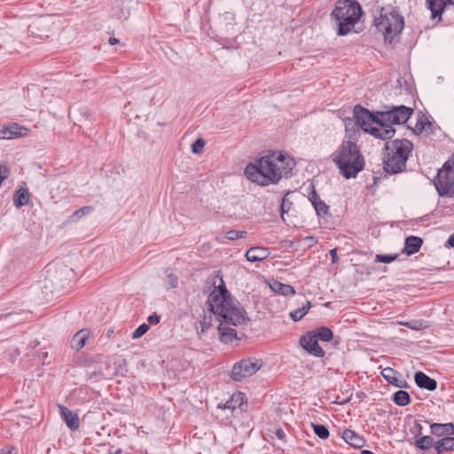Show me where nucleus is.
Segmentation results:
<instances>
[{"label": "nucleus", "mask_w": 454, "mask_h": 454, "mask_svg": "<svg viewBox=\"0 0 454 454\" xmlns=\"http://www.w3.org/2000/svg\"><path fill=\"white\" fill-rule=\"evenodd\" d=\"M413 148L407 139H395L386 144L387 153L384 157V169L388 174H397L404 170L406 161Z\"/></svg>", "instance_id": "6"}, {"label": "nucleus", "mask_w": 454, "mask_h": 454, "mask_svg": "<svg viewBox=\"0 0 454 454\" xmlns=\"http://www.w3.org/2000/svg\"><path fill=\"white\" fill-rule=\"evenodd\" d=\"M378 177L374 178V183H377Z\"/></svg>", "instance_id": "55"}, {"label": "nucleus", "mask_w": 454, "mask_h": 454, "mask_svg": "<svg viewBox=\"0 0 454 454\" xmlns=\"http://www.w3.org/2000/svg\"><path fill=\"white\" fill-rule=\"evenodd\" d=\"M432 123L422 116L417 121L413 131L414 133L420 134L423 131H427V129H430Z\"/></svg>", "instance_id": "32"}, {"label": "nucleus", "mask_w": 454, "mask_h": 454, "mask_svg": "<svg viewBox=\"0 0 454 454\" xmlns=\"http://www.w3.org/2000/svg\"><path fill=\"white\" fill-rule=\"evenodd\" d=\"M294 166L292 158L281 153H274L261 157L255 163L248 164L245 168V175L250 181L266 186L287 177Z\"/></svg>", "instance_id": "2"}, {"label": "nucleus", "mask_w": 454, "mask_h": 454, "mask_svg": "<svg viewBox=\"0 0 454 454\" xmlns=\"http://www.w3.org/2000/svg\"><path fill=\"white\" fill-rule=\"evenodd\" d=\"M399 324L415 331H420L427 327V322L423 320H411L400 322Z\"/></svg>", "instance_id": "31"}, {"label": "nucleus", "mask_w": 454, "mask_h": 454, "mask_svg": "<svg viewBox=\"0 0 454 454\" xmlns=\"http://www.w3.org/2000/svg\"><path fill=\"white\" fill-rule=\"evenodd\" d=\"M207 303L220 322L218 326L220 340L224 343L231 342L237 338V333L231 326L241 325L248 319L245 309L224 286L223 288L215 286Z\"/></svg>", "instance_id": "1"}, {"label": "nucleus", "mask_w": 454, "mask_h": 454, "mask_svg": "<svg viewBox=\"0 0 454 454\" xmlns=\"http://www.w3.org/2000/svg\"><path fill=\"white\" fill-rule=\"evenodd\" d=\"M397 258V254H377L375 256L376 262L390 263Z\"/></svg>", "instance_id": "36"}, {"label": "nucleus", "mask_w": 454, "mask_h": 454, "mask_svg": "<svg viewBox=\"0 0 454 454\" xmlns=\"http://www.w3.org/2000/svg\"><path fill=\"white\" fill-rule=\"evenodd\" d=\"M380 115L371 113L368 109L356 105L353 110V117L345 120L346 135L351 131L355 132L356 129H362L369 133V129L376 125V121H379Z\"/></svg>", "instance_id": "8"}, {"label": "nucleus", "mask_w": 454, "mask_h": 454, "mask_svg": "<svg viewBox=\"0 0 454 454\" xmlns=\"http://www.w3.org/2000/svg\"><path fill=\"white\" fill-rule=\"evenodd\" d=\"M435 189L441 197H454V160L446 161L434 181Z\"/></svg>", "instance_id": "9"}, {"label": "nucleus", "mask_w": 454, "mask_h": 454, "mask_svg": "<svg viewBox=\"0 0 454 454\" xmlns=\"http://www.w3.org/2000/svg\"><path fill=\"white\" fill-rule=\"evenodd\" d=\"M27 129L13 123L9 127L0 129V139H12L14 137H23L27 134Z\"/></svg>", "instance_id": "12"}, {"label": "nucleus", "mask_w": 454, "mask_h": 454, "mask_svg": "<svg viewBox=\"0 0 454 454\" xmlns=\"http://www.w3.org/2000/svg\"><path fill=\"white\" fill-rule=\"evenodd\" d=\"M380 115L376 125L369 129V133L375 137L383 140L390 139L395 133L393 124L405 123L413 114V109L405 106H384L381 111H377Z\"/></svg>", "instance_id": "4"}, {"label": "nucleus", "mask_w": 454, "mask_h": 454, "mask_svg": "<svg viewBox=\"0 0 454 454\" xmlns=\"http://www.w3.org/2000/svg\"><path fill=\"white\" fill-rule=\"evenodd\" d=\"M375 27L384 35L385 43H392L399 37L404 26L403 18L395 11L381 13L374 20Z\"/></svg>", "instance_id": "7"}, {"label": "nucleus", "mask_w": 454, "mask_h": 454, "mask_svg": "<svg viewBox=\"0 0 454 454\" xmlns=\"http://www.w3.org/2000/svg\"><path fill=\"white\" fill-rule=\"evenodd\" d=\"M423 239L417 236H409L405 239L403 253L408 255L416 254L420 249Z\"/></svg>", "instance_id": "22"}, {"label": "nucleus", "mask_w": 454, "mask_h": 454, "mask_svg": "<svg viewBox=\"0 0 454 454\" xmlns=\"http://www.w3.org/2000/svg\"><path fill=\"white\" fill-rule=\"evenodd\" d=\"M60 416L71 430H77L80 427V419L76 413L66 406L59 405Z\"/></svg>", "instance_id": "14"}, {"label": "nucleus", "mask_w": 454, "mask_h": 454, "mask_svg": "<svg viewBox=\"0 0 454 454\" xmlns=\"http://www.w3.org/2000/svg\"><path fill=\"white\" fill-rule=\"evenodd\" d=\"M149 330V325L146 324H142L139 325L133 333H132V338L133 339H138L142 337L145 333Z\"/></svg>", "instance_id": "38"}, {"label": "nucleus", "mask_w": 454, "mask_h": 454, "mask_svg": "<svg viewBox=\"0 0 454 454\" xmlns=\"http://www.w3.org/2000/svg\"><path fill=\"white\" fill-rule=\"evenodd\" d=\"M307 239H309V242L314 241V237H309V238H307Z\"/></svg>", "instance_id": "54"}, {"label": "nucleus", "mask_w": 454, "mask_h": 454, "mask_svg": "<svg viewBox=\"0 0 454 454\" xmlns=\"http://www.w3.org/2000/svg\"><path fill=\"white\" fill-rule=\"evenodd\" d=\"M414 444L418 449L425 450L432 446L433 438L428 435L422 436L419 439L416 440Z\"/></svg>", "instance_id": "34"}, {"label": "nucleus", "mask_w": 454, "mask_h": 454, "mask_svg": "<svg viewBox=\"0 0 454 454\" xmlns=\"http://www.w3.org/2000/svg\"><path fill=\"white\" fill-rule=\"evenodd\" d=\"M430 428H431V433L434 435L438 436V437H441V436L447 437V436L454 434V425L451 422L445 423V424L433 423V424H431Z\"/></svg>", "instance_id": "21"}, {"label": "nucleus", "mask_w": 454, "mask_h": 454, "mask_svg": "<svg viewBox=\"0 0 454 454\" xmlns=\"http://www.w3.org/2000/svg\"><path fill=\"white\" fill-rule=\"evenodd\" d=\"M434 448L437 454H442L444 451L454 450V437H443L442 439L434 442Z\"/></svg>", "instance_id": "24"}, {"label": "nucleus", "mask_w": 454, "mask_h": 454, "mask_svg": "<svg viewBox=\"0 0 454 454\" xmlns=\"http://www.w3.org/2000/svg\"><path fill=\"white\" fill-rule=\"evenodd\" d=\"M362 454H373L372 451L370 450H364L361 451Z\"/></svg>", "instance_id": "52"}, {"label": "nucleus", "mask_w": 454, "mask_h": 454, "mask_svg": "<svg viewBox=\"0 0 454 454\" xmlns=\"http://www.w3.org/2000/svg\"><path fill=\"white\" fill-rule=\"evenodd\" d=\"M310 308H311V302L308 301L301 308H298L290 312L291 319L294 322L301 320L308 313V311Z\"/></svg>", "instance_id": "28"}, {"label": "nucleus", "mask_w": 454, "mask_h": 454, "mask_svg": "<svg viewBox=\"0 0 454 454\" xmlns=\"http://www.w3.org/2000/svg\"><path fill=\"white\" fill-rule=\"evenodd\" d=\"M89 337V332L86 329L80 330L77 332L71 340V347L75 350L82 349Z\"/></svg>", "instance_id": "25"}, {"label": "nucleus", "mask_w": 454, "mask_h": 454, "mask_svg": "<svg viewBox=\"0 0 454 454\" xmlns=\"http://www.w3.org/2000/svg\"><path fill=\"white\" fill-rule=\"evenodd\" d=\"M284 435H285V434H284V432L281 429L277 431V436L278 438L281 439V438H283Z\"/></svg>", "instance_id": "49"}, {"label": "nucleus", "mask_w": 454, "mask_h": 454, "mask_svg": "<svg viewBox=\"0 0 454 454\" xmlns=\"http://www.w3.org/2000/svg\"><path fill=\"white\" fill-rule=\"evenodd\" d=\"M72 114L74 115H76L77 114H79L81 116H82L84 118V120H90V117L91 115L90 110L87 107H82V108L78 109L77 111L75 109H73Z\"/></svg>", "instance_id": "43"}, {"label": "nucleus", "mask_w": 454, "mask_h": 454, "mask_svg": "<svg viewBox=\"0 0 454 454\" xmlns=\"http://www.w3.org/2000/svg\"><path fill=\"white\" fill-rule=\"evenodd\" d=\"M331 159L347 179L356 177L364 167V159L359 147L350 139L343 140L332 153Z\"/></svg>", "instance_id": "3"}, {"label": "nucleus", "mask_w": 454, "mask_h": 454, "mask_svg": "<svg viewBox=\"0 0 454 454\" xmlns=\"http://www.w3.org/2000/svg\"><path fill=\"white\" fill-rule=\"evenodd\" d=\"M30 317L29 312H24L23 314L20 313H9L6 315L7 318H10L11 321L14 324H20L24 319H27Z\"/></svg>", "instance_id": "35"}, {"label": "nucleus", "mask_w": 454, "mask_h": 454, "mask_svg": "<svg viewBox=\"0 0 454 454\" xmlns=\"http://www.w3.org/2000/svg\"><path fill=\"white\" fill-rule=\"evenodd\" d=\"M270 255L269 249L262 247H254L249 248L246 253L247 261L254 262H261Z\"/></svg>", "instance_id": "20"}, {"label": "nucleus", "mask_w": 454, "mask_h": 454, "mask_svg": "<svg viewBox=\"0 0 454 454\" xmlns=\"http://www.w3.org/2000/svg\"><path fill=\"white\" fill-rule=\"evenodd\" d=\"M245 402V394L241 392H238L233 394L231 398L226 401V403L223 405V409L231 410L232 411L237 409L241 408Z\"/></svg>", "instance_id": "23"}, {"label": "nucleus", "mask_w": 454, "mask_h": 454, "mask_svg": "<svg viewBox=\"0 0 454 454\" xmlns=\"http://www.w3.org/2000/svg\"><path fill=\"white\" fill-rule=\"evenodd\" d=\"M342 438L347 443L356 449H360L365 444V440L364 437L350 429H346L343 431Z\"/></svg>", "instance_id": "18"}, {"label": "nucleus", "mask_w": 454, "mask_h": 454, "mask_svg": "<svg viewBox=\"0 0 454 454\" xmlns=\"http://www.w3.org/2000/svg\"><path fill=\"white\" fill-rule=\"evenodd\" d=\"M312 427L315 434L319 437L320 439H327L329 436V430L328 428L322 424H314L312 423Z\"/></svg>", "instance_id": "33"}, {"label": "nucleus", "mask_w": 454, "mask_h": 454, "mask_svg": "<svg viewBox=\"0 0 454 454\" xmlns=\"http://www.w3.org/2000/svg\"><path fill=\"white\" fill-rule=\"evenodd\" d=\"M40 22H34L28 26V32L32 35H36V30L39 28Z\"/></svg>", "instance_id": "45"}, {"label": "nucleus", "mask_w": 454, "mask_h": 454, "mask_svg": "<svg viewBox=\"0 0 454 454\" xmlns=\"http://www.w3.org/2000/svg\"><path fill=\"white\" fill-rule=\"evenodd\" d=\"M312 190L309 193V200L313 205L317 214L319 216H324L328 213L329 207L323 201L317 192H316L314 186L312 185Z\"/></svg>", "instance_id": "15"}, {"label": "nucleus", "mask_w": 454, "mask_h": 454, "mask_svg": "<svg viewBox=\"0 0 454 454\" xmlns=\"http://www.w3.org/2000/svg\"><path fill=\"white\" fill-rule=\"evenodd\" d=\"M447 246L450 247H454V232L449 237L447 240Z\"/></svg>", "instance_id": "47"}, {"label": "nucleus", "mask_w": 454, "mask_h": 454, "mask_svg": "<svg viewBox=\"0 0 454 454\" xmlns=\"http://www.w3.org/2000/svg\"><path fill=\"white\" fill-rule=\"evenodd\" d=\"M29 192L25 183L13 194V203L17 208H20L29 203Z\"/></svg>", "instance_id": "19"}, {"label": "nucleus", "mask_w": 454, "mask_h": 454, "mask_svg": "<svg viewBox=\"0 0 454 454\" xmlns=\"http://www.w3.org/2000/svg\"><path fill=\"white\" fill-rule=\"evenodd\" d=\"M381 374L386 381L398 388H407L409 387L405 380L397 378L398 372L391 367L383 369Z\"/></svg>", "instance_id": "13"}, {"label": "nucleus", "mask_w": 454, "mask_h": 454, "mask_svg": "<svg viewBox=\"0 0 454 454\" xmlns=\"http://www.w3.org/2000/svg\"><path fill=\"white\" fill-rule=\"evenodd\" d=\"M262 366V363L258 359L245 358L233 365L230 376L235 381H241L255 374Z\"/></svg>", "instance_id": "10"}, {"label": "nucleus", "mask_w": 454, "mask_h": 454, "mask_svg": "<svg viewBox=\"0 0 454 454\" xmlns=\"http://www.w3.org/2000/svg\"><path fill=\"white\" fill-rule=\"evenodd\" d=\"M300 345L304 348L309 354L322 358L325 356L324 349L318 345V340L316 338V335L309 332L300 339Z\"/></svg>", "instance_id": "11"}, {"label": "nucleus", "mask_w": 454, "mask_h": 454, "mask_svg": "<svg viewBox=\"0 0 454 454\" xmlns=\"http://www.w3.org/2000/svg\"><path fill=\"white\" fill-rule=\"evenodd\" d=\"M454 5L453 0H427V8L432 12V18L441 16L444 8L448 5Z\"/></svg>", "instance_id": "17"}, {"label": "nucleus", "mask_w": 454, "mask_h": 454, "mask_svg": "<svg viewBox=\"0 0 454 454\" xmlns=\"http://www.w3.org/2000/svg\"><path fill=\"white\" fill-rule=\"evenodd\" d=\"M311 333L316 335L317 340H321L323 341H329L333 339V332L328 327L322 326Z\"/></svg>", "instance_id": "29"}, {"label": "nucleus", "mask_w": 454, "mask_h": 454, "mask_svg": "<svg viewBox=\"0 0 454 454\" xmlns=\"http://www.w3.org/2000/svg\"><path fill=\"white\" fill-rule=\"evenodd\" d=\"M246 231H239L236 230H231L226 232V238L230 240H236L239 239H242L246 236Z\"/></svg>", "instance_id": "37"}, {"label": "nucleus", "mask_w": 454, "mask_h": 454, "mask_svg": "<svg viewBox=\"0 0 454 454\" xmlns=\"http://www.w3.org/2000/svg\"><path fill=\"white\" fill-rule=\"evenodd\" d=\"M11 174L10 168L7 164H0V185L9 177Z\"/></svg>", "instance_id": "41"}, {"label": "nucleus", "mask_w": 454, "mask_h": 454, "mask_svg": "<svg viewBox=\"0 0 454 454\" xmlns=\"http://www.w3.org/2000/svg\"><path fill=\"white\" fill-rule=\"evenodd\" d=\"M121 449H117L114 452L109 451L108 454H121Z\"/></svg>", "instance_id": "51"}, {"label": "nucleus", "mask_w": 454, "mask_h": 454, "mask_svg": "<svg viewBox=\"0 0 454 454\" xmlns=\"http://www.w3.org/2000/svg\"><path fill=\"white\" fill-rule=\"evenodd\" d=\"M178 284V278L173 273H169L166 278V286L169 288H176Z\"/></svg>", "instance_id": "39"}, {"label": "nucleus", "mask_w": 454, "mask_h": 454, "mask_svg": "<svg viewBox=\"0 0 454 454\" xmlns=\"http://www.w3.org/2000/svg\"><path fill=\"white\" fill-rule=\"evenodd\" d=\"M330 255L332 257V262L336 263L338 262L337 249L333 248L330 250Z\"/></svg>", "instance_id": "46"}, {"label": "nucleus", "mask_w": 454, "mask_h": 454, "mask_svg": "<svg viewBox=\"0 0 454 454\" xmlns=\"http://www.w3.org/2000/svg\"><path fill=\"white\" fill-rule=\"evenodd\" d=\"M118 42H119V40L116 39L115 37H110L109 38V43L111 45H114V44L118 43Z\"/></svg>", "instance_id": "48"}, {"label": "nucleus", "mask_w": 454, "mask_h": 454, "mask_svg": "<svg viewBox=\"0 0 454 454\" xmlns=\"http://www.w3.org/2000/svg\"><path fill=\"white\" fill-rule=\"evenodd\" d=\"M93 211V207L90 206H85L81 207L80 209L74 211L70 216L68 221L70 223H74L82 216H85L89 214H90Z\"/></svg>", "instance_id": "30"}, {"label": "nucleus", "mask_w": 454, "mask_h": 454, "mask_svg": "<svg viewBox=\"0 0 454 454\" xmlns=\"http://www.w3.org/2000/svg\"><path fill=\"white\" fill-rule=\"evenodd\" d=\"M270 286L275 293L285 296L293 295L295 294L294 288L292 286L283 284L277 280H274Z\"/></svg>", "instance_id": "26"}, {"label": "nucleus", "mask_w": 454, "mask_h": 454, "mask_svg": "<svg viewBox=\"0 0 454 454\" xmlns=\"http://www.w3.org/2000/svg\"><path fill=\"white\" fill-rule=\"evenodd\" d=\"M363 15L360 4L356 0H340L332 12L338 23L339 35H346L354 30L355 25Z\"/></svg>", "instance_id": "5"}, {"label": "nucleus", "mask_w": 454, "mask_h": 454, "mask_svg": "<svg viewBox=\"0 0 454 454\" xmlns=\"http://www.w3.org/2000/svg\"><path fill=\"white\" fill-rule=\"evenodd\" d=\"M415 427L417 428L418 433L420 434L422 430V426L419 423H416Z\"/></svg>", "instance_id": "50"}, {"label": "nucleus", "mask_w": 454, "mask_h": 454, "mask_svg": "<svg viewBox=\"0 0 454 454\" xmlns=\"http://www.w3.org/2000/svg\"><path fill=\"white\" fill-rule=\"evenodd\" d=\"M307 239H309V242L314 241V237H309V238H307Z\"/></svg>", "instance_id": "53"}, {"label": "nucleus", "mask_w": 454, "mask_h": 454, "mask_svg": "<svg viewBox=\"0 0 454 454\" xmlns=\"http://www.w3.org/2000/svg\"><path fill=\"white\" fill-rule=\"evenodd\" d=\"M292 207V202L287 199V194L283 197L282 203L280 206V213L283 216L284 214L287 213Z\"/></svg>", "instance_id": "42"}, {"label": "nucleus", "mask_w": 454, "mask_h": 454, "mask_svg": "<svg viewBox=\"0 0 454 454\" xmlns=\"http://www.w3.org/2000/svg\"><path fill=\"white\" fill-rule=\"evenodd\" d=\"M147 320L150 324L156 325L160 321V317L156 313H153L148 317Z\"/></svg>", "instance_id": "44"}, {"label": "nucleus", "mask_w": 454, "mask_h": 454, "mask_svg": "<svg viewBox=\"0 0 454 454\" xmlns=\"http://www.w3.org/2000/svg\"><path fill=\"white\" fill-rule=\"evenodd\" d=\"M393 401L396 405L403 407L411 403V397L408 392L400 389L394 394Z\"/></svg>", "instance_id": "27"}, {"label": "nucleus", "mask_w": 454, "mask_h": 454, "mask_svg": "<svg viewBox=\"0 0 454 454\" xmlns=\"http://www.w3.org/2000/svg\"><path fill=\"white\" fill-rule=\"evenodd\" d=\"M205 146V141L202 138H198L192 145V151L195 154L201 153Z\"/></svg>", "instance_id": "40"}, {"label": "nucleus", "mask_w": 454, "mask_h": 454, "mask_svg": "<svg viewBox=\"0 0 454 454\" xmlns=\"http://www.w3.org/2000/svg\"><path fill=\"white\" fill-rule=\"evenodd\" d=\"M414 380L417 386L420 388H425L429 391H434L437 387L435 380L430 378L422 372H417L414 375Z\"/></svg>", "instance_id": "16"}]
</instances>
